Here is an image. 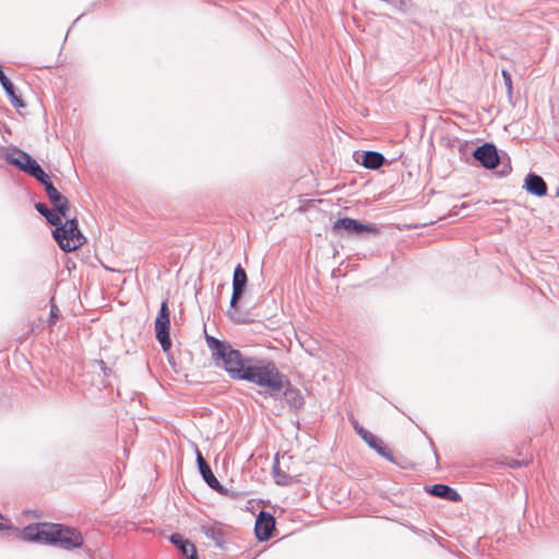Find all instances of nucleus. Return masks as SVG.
<instances>
[{"instance_id": "obj_1", "label": "nucleus", "mask_w": 559, "mask_h": 559, "mask_svg": "<svg viewBox=\"0 0 559 559\" xmlns=\"http://www.w3.org/2000/svg\"><path fill=\"white\" fill-rule=\"evenodd\" d=\"M205 342L211 350L212 358L222 367L233 380H245L264 389L259 391L264 396L275 397L284 388L285 374L280 371L275 362L258 357H248L227 342L206 334Z\"/></svg>"}, {"instance_id": "obj_2", "label": "nucleus", "mask_w": 559, "mask_h": 559, "mask_svg": "<svg viewBox=\"0 0 559 559\" xmlns=\"http://www.w3.org/2000/svg\"><path fill=\"white\" fill-rule=\"evenodd\" d=\"M4 158L9 164L17 167L20 170L40 182L56 212L67 218V214L70 210L69 200L55 188L49 176L28 153L14 147L12 152L4 155Z\"/></svg>"}, {"instance_id": "obj_3", "label": "nucleus", "mask_w": 559, "mask_h": 559, "mask_svg": "<svg viewBox=\"0 0 559 559\" xmlns=\"http://www.w3.org/2000/svg\"><path fill=\"white\" fill-rule=\"evenodd\" d=\"M21 537L27 542L44 543L72 550L83 545L82 534L73 527L56 523H36L24 527Z\"/></svg>"}, {"instance_id": "obj_4", "label": "nucleus", "mask_w": 559, "mask_h": 559, "mask_svg": "<svg viewBox=\"0 0 559 559\" xmlns=\"http://www.w3.org/2000/svg\"><path fill=\"white\" fill-rule=\"evenodd\" d=\"M66 219V223L60 221V225L55 226L52 236L63 251L71 252L82 247L86 239L79 229V223L75 217H67Z\"/></svg>"}, {"instance_id": "obj_5", "label": "nucleus", "mask_w": 559, "mask_h": 559, "mask_svg": "<svg viewBox=\"0 0 559 559\" xmlns=\"http://www.w3.org/2000/svg\"><path fill=\"white\" fill-rule=\"evenodd\" d=\"M332 233L335 236H360L364 233L379 235L380 229L374 224H364L357 219L344 217L334 222Z\"/></svg>"}, {"instance_id": "obj_6", "label": "nucleus", "mask_w": 559, "mask_h": 559, "mask_svg": "<svg viewBox=\"0 0 559 559\" xmlns=\"http://www.w3.org/2000/svg\"><path fill=\"white\" fill-rule=\"evenodd\" d=\"M168 300L165 299L162 305L157 318L155 320L156 338L159 342L164 352H168L171 347V340L169 335L170 320H169Z\"/></svg>"}, {"instance_id": "obj_7", "label": "nucleus", "mask_w": 559, "mask_h": 559, "mask_svg": "<svg viewBox=\"0 0 559 559\" xmlns=\"http://www.w3.org/2000/svg\"><path fill=\"white\" fill-rule=\"evenodd\" d=\"M473 156L486 169H493L500 163L497 147L492 143H485L476 147Z\"/></svg>"}, {"instance_id": "obj_8", "label": "nucleus", "mask_w": 559, "mask_h": 559, "mask_svg": "<svg viewBox=\"0 0 559 559\" xmlns=\"http://www.w3.org/2000/svg\"><path fill=\"white\" fill-rule=\"evenodd\" d=\"M248 277L245 269L238 264L234 270L233 276V294L230 298V307L236 309L239 300L241 299L246 286H247Z\"/></svg>"}, {"instance_id": "obj_9", "label": "nucleus", "mask_w": 559, "mask_h": 559, "mask_svg": "<svg viewBox=\"0 0 559 559\" xmlns=\"http://www.w3.org/2000/svg\"><path fill=\"white\" fill-rule=\"evenodd\" d=\"M275 528V518L269 512L261 511L255 520L254 532L260 542L271 538Z\"/></svg>"}, {"instance_id": "obj_10", "label": "nucleus", "mask_w": 559, "mask_h": 559, "mask_svg": "<svg viewBox=\"0 0 559 559\" xmlns=\"http://www.w3.org/2000/svg\"><path fill=\"white\" fill-rule=\"evenodd\" d=\"M195 454H197V463H198L199 472H200L203 480L213 490H215L217 492H223L224 491L223 486L221 485V483L217 480V478L213 474L211 466L205 461V459L203 457L202 453L200 452V450L198 448L195 449Z\"/></svg>"}, {"instance_id": "obj_11", "label": "nucleus", "mask_w": 559, "mask_h": 559, "mask_svg": "<svg viewBox=\"0 0 559 559\" xmlns=\"http://www.w3.org/2000/svg\"><path fill=\"white\" fill-rule=\"evenodd\" d=\"M281 393H283L284 400L292 411H298L304 406L305 402L301 392L297 388L293 386L286 377L284 388L274 399H277Z\"/></svg>"}, {"instance_id": "obj_12", "label": "nucleus", "mask_w": 559, "mask_h": 559, "mask_svg": "<svg viewBox=\"0 0 559 559\" xmlns=\"http://www.w3.org/2000/svg\"><path fill=\"white\" fill-rule=\"evenodd\" d=\"M526 191L536 197H544L547 194V185L545 180L534 173H530L524 181Z\"/></svg>"}, {"instance_id": "obj_13", "label": "nucleus", "mask_w": 559, "mask_h": 559, "mask_svg": "<svg viewBox=\"0 0 559 559\" xmlns=\"http://www.w3.org/2000/svg\"><path fill=\"white\" fill-rule=\"evenodd\" d=\"M201 532L211 540L214 542L216 547H223L225 543V533L218 523H204L200 526Z\"/></svg>"}, {"instance_id": "obj_14", "label": "nucleus", "mask_w": 559, "mask_h": 559, "mask_svg": "<svg viewBox=\"0 0 559 559\" xmlns=\"http://www.w3.org/2000/svg\"><path fill=\"white\" fill-rule=\"evenodd\" d=\"M0 84L15 108H24L26 106L24 100L16 95L15 87L10 79L4 74L3 69H0Z\"/></svg>"}, {"instance_id": "obj_15", "label": "nucleus", "mask_w": 559, "mask_h": 559, "mask_svg": "<svg viewBox=\"0 0 559 559\" xmlns=\"http://www.w3.org/2000/svg\"><path fill=\"white\" fill-rule=\"evenodd\" d=\"M428 492L438 498H442L452 502L461 500V495L452 487L443 484H436L429 487Z\"/></svg>"}, {"instance_id": "obj_16", "label": "nucleus", "mask_w": 559, "mask_h": 559, "mask_svg": "<svg viewBox=\"0 0 559 559\" xmlns=\"http://www.w3.org/2000/svg\"><path fill=\"white\" fill-rule=\"evenodd\" d=\"M360 163L368 169H379L385 163V157L374 151H366L361 154Z\"/></svg>"}, {"instance_id": "obj_17", "label": "nucleus", "mask_w": 559, "mask_h": 559, "mask_svg": "<svg viewBox=\"0 0 559 559\" xmlns=\"http://www.w3.org/2000/svg\"><path fill=\"white\" fill-rule=\"evenodd\" d=\"M170 542L178 547L187 559H198L194 545L185 539L180 534H173Z\"/></svg>"}, {"instance_id": "obj_18", "label": "nucleus", "mask_w": 559, "mask_h": 559, "mask_svg": "<svg viewBox=\"0 0 559 559\" xmlns=\"http://www.w3.org/2000/svg\"><path fill=\"white\" fill-rule=\"evenodd\" d=\"M371 449H373L379 455L385 457L390 462H394V457L388 447L374 435L370 433L364 440Z\"/></svg>"}, {"instance_id": "obj_19", "label": "nucleus", "mask_w": 559, "mask_h": 559, "mask_svg": "<svg viewBox=\"0 0 559 559\" xmlns=\"http://www.w3.org/2000/svg\"><path fill=\"white\" fill-rule=\"evenodd\" d=\"M35 209L37 210V212L39 214H41L46 221L52 225V226H56V225H60V221H61V216L58 212H52L51 210L48 209V206L44 203H36L35 204Z\"/></svg>"}, {"instance_id": "obj_20", "label": "nucleus", "mask_w": 559, "mask_h": 559, "mask_svg": "<svg viewBox=\"0 0 559 559\" xmlns=\"http://www.w3.org/2000/svg\"><path fill=\"white\" fill-rule=\"evenodd\" d=\"M273 477L275 483L280 486H288L294 481L293 476L281 469L277 456L275 457V462L273 465Z\"/></svg>"}, {"instance_id": "obj_21", "label": "nucleus", "mask_w": 559, "mask_h": 559, "mask_svg": "<svg viewBox=\"0 0 559 559\" xmlns=\"http://www.w3.org/2000/svg\"><path fill=\"white\" fill-rule=\"evenodd\" d=\"M502 78L504 85L507 87L508 95L511 97L512 95V78L509 71L502 70Z\"/></svg>"}, {"instance_id": "obj_22", "label": "nucleus", "mask_w": 559, "mask_h": 559, "mask_svg": "<svg viewBox=\"0 0 559 559\" xmlns=\"http://www.w3.org/2000/svg\"><path fill=\"white\" fill-rule=\"evenodd\" d=\"M411 0H394L393 7L402 12H406L409 9Z\"/></svg>"}, {"instance_id": "obj_23", "label": "nucleus", "mask_w": 559, "mask_h": 559, "mask_svg": "<svg viewBox=\"0 0 559 559\" xmlns=\"http://www.w3.org/2000/svg\"><path fill=\"white\" fill-rule=\"evenodd\" d=\"M356 432L361 437L362 440H365L371 433L368 430H366L364 427L357 428Z\"/></svg>"}, {"instance_id": "obj_24", "label": "nucleus", "mask_w": 559, "mask_h": 559, "mask_svg": "<svg viewBox=\"0 0 559 559\" xmlns=\"http://www.w3.org/2000/svg\"><path fill=\"white\" fill-rule=\"evenodd\" d=\"M58 311H59V310H58L57 306H55V305H53V306L51 307V310H50V321H51V322H53V321H55V319H57V318H58Z\"/></svg>"}, {"instance_id": "obj_25", "label": "nucleus", "mask_w": 559, "mask_h": 559, "mask_svg": "<svg viewBox=\"0 0 559 559\" xmlns=\"http://www.w3.org/2000/svg\"><path fill=\"white\" fill-rule=\"evenodd\" d=\"M523 464L524 463L519 460H511L508 462V466L513 467V468L521 467Z\"/></svg>"}, {"instance_id": "obj_26", "label": "nucleus", "mask_w": 559, "mask_h": 559, "mask_svg": "<svg viewBox=\"0 0 559 559\" xmlns=\"http://www.w3.org/2000/svg\"><path fill=\"white\" fill-rule=\"evenodd\" d=\"M3 521H4V518H3V515L0 513V531H4V530H9V528H11V526H10V525H8V524H5V523H3Z\"/></svg>"}, {"instance_id": "obj_27", "label": "nucleus", "mask_w": 559, "mask_h": 559, "mask_svg": "<svg viewBox=\"0 0 559 559\" xmlns=\"http://www.w3.org/2000/svg\"><path fill=\"white\" fill-rule=\"evenodd\" d=\"M97 364L99 366V368L102 369V371L105 373V374H108L107 373V367H106V364L104 360H97Z\"/></svg>"}, {"instance_id": "obj_28", "label": "nucleus", "mask_w": 559, "mask_h": 559, "mask_svg": "<svg viewBox=\"0 0 559 559\" xmlns=\"http://www.w3.org/2000/svg\"><path fill=\"white\" fill-rule=\"evenodd\" d=\"M352 423H353V427L356 431H357V428L361 427L356 419H354Z\"/></svg>"}, {"instance_id": "obj_29", "label": "nucleus", "mask_w": 559, "mask_h": 559, "mask_svg": "<svg viewBox=\"0 0 559 559\" xmlns=\"http://www.w3.org/2000/svg\"><path fill=\"white\" fill-rule=\"evenodd\" d=\"M510 170H511V167H508V169H503L501 173H502L503 175H506V174H509V173H510Z\"/></svg>"}, {"instance_id": "obj_30", "label": "nucleus", "mask_w": 559, "mask_h": 559, "mask_svg": "<svg viewBox=\"0 0 559 559\" xmlns=\"http://www.w3.org/2000/svg\"><path fill=\"white\" fill-rule=\"evenodd\" d=\"M467 206H468V205H467V203H462V204L460 205V207H461V209H465V207H467Z\"/></svg>"}, {"instance_id": "obj_31", "label": "nucleus", "mask_w": 559, "mask_h": 559, "mask_svg": "<svg viewBox=\"0 0 559 559\" xmlns=\"http://www.w3.org/2000/svg\"><path fill=\"white\" fill-rule=\"evenodd\" d=\"M0 69H2V66L0 64Z\"/></svg>"}]
</instances>
